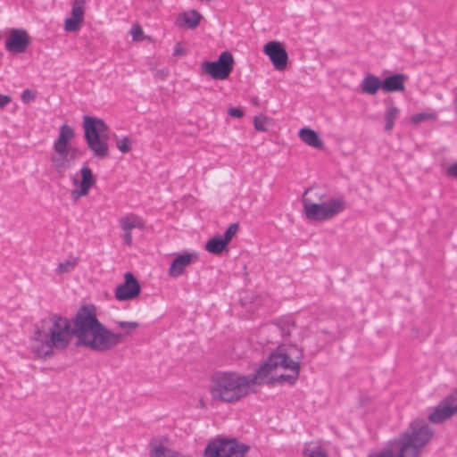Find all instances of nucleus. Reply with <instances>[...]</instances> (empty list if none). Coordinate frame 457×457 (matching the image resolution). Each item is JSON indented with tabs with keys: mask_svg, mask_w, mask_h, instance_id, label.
Instances as JSON below:
<instances>
[{
	"mask_svg": "<svg viewBox=\"0 0 457 457\" xmlns=\"http://www.w3.org/2000/svg\"><path fill=\"white\" fill-rule=\"evenodd\" d=\"M71 331L78 345L96 352H107L123 342L122 334H115L104 327L96 318L94 306L84 305L71 320Z\"/></svg>",
	"mask_w": 457,
	"mask_h": 457,
	"instance_id": "1",
	"label": "nucleus"
},
{
	"mask_svg": "<svg viewBox=\"0 0 457 457\" xmlns=\"http://www.w3.org/2000/svg\"><path fill=\"white\" fill-rule=\"evenodd\" d=\"M433 436L434 431L429 424L424 420L416 419L398 438L390 440L384 449L368 457H419Z\"/></svg>",
	"mask_w": 457,
	"mask_h": 457,
	"instance_id": "2",
	"label": "nucleus"
},
{
	"mask_svg": "<svg viewBox=\"0 0 457 457\" xmlns=\"http://www.w3.org/2000/svg\"><path fill=\"white\" fill-rule=\"evenodd\" d=\"M72 338L71 320L53 314L43 320L41 326L37 328L33 340L40 345L34 346L33 352L39 358L50 357L54 349H66Z\"/></svg>",
	"mask_w": 457,
	"mask_h": 457,
	"instance_id": "3",
	"label": "nucleus"
},
{
	"mask_svg": "<svg viewBox=\"0 0 457 457\" xmlns=\"http://www.w3.org/2000/svg\"><path fill=\"white\" fill-rule=\"evenodd\" d=\"M255 373L241 375L237 372H217L212 378L210 394L214 400L234 403L250 394L252 385H261Z\"/></svg>",
	"mask_w": 457,
	"mask_h": 457,
	"instance_id": "4",
	"label": "nucleus"
},
{
	"mask_svg": "<svg viewBox=\"0 0 457 457\" xmlns=\"http://www.w3.org/2000/svg\"><path fill=\"white\" fill-rule=\"evenodd\" d=\"M302 358V353L295 347H290L287 351L282 347H278L268 357V359L259 366L256 374L261 384L270 375V373L278 367L290 370V374H281L278 379L289 384H295L299 377L300 365L299 360Z\"/></svg>",
	"mask_w": 457,
	"mask_h": 457,
	"instance_id": "5",
	"label": "nucleus"
},
{
	"mask_svg": "<svg viewBox=\"0 0 457 457\" xmlns=\"http://www.w3.org/2000/svg\"><path fill=\"white\" fill-rule=\"evenodd\" d=\"M74 137V129L68 124H62L54 141L50 162L54 171L60 176H64L66 171L71 169L82 156V151L71 145Z\"/></svg>",
	"mask_w": 457,
	"mask_h": 457,
	"instance_id": "6",
	"label": "nucleus"
},
{
	"mask_svg": "<svg viewBox=\"0 0 457 457\" xmlns=\"http://www.w3.org/2000/svg\"><path fill=\"white\" fill-rule=\"evenodd\" d=\"M312 191L306 189L303 195V207L304 216L311 221L330 220L346 208L345 201L342 197H332L328 201H324L325 195L318 196L320 203H315L306 195Z\"/></svg>",
	"mask_w": 457,
	"mask_h": 457,
	"instance_id": "7",
	"label": "nucleus"
},
{
	"mask_svg": "<svg viewBox=\"0 0 457 457\" xmlns=\"http://www.w3.org/2000/svg\"><path fill=\"white\" fill-rule=\"evenodd\" d=\"M83 129L85 140L93 155L99 159L107 157L109 145L106 123L97 117L85 115L83 117Z\"/></svg>",
	"mask_w": 457,
	"mask_h": 457,
	"instance_id": "8",
	"label": "nucleus"
},
{
	"mask_svg": "<svg viewBox=\"0 0 457 457\" xmlns=\"http://www.w3.org/2000/svg\"><path fill=\"white\" fill-rule=\"evenodd\" d=\"M249 446L237 439L217 438L208 443L204 457H245Z\"/></svg>",
	"mask_w": 457,
	"mask_h": 457,
	"instance_id": "9",
	"label": "nucleus"
},
{
	"mask_svg": "<svg viewBox=\"0 0 457 457\" xmlns=\"http://www.w3.org/2000/svg\"><path fill=\"white\" fill-rule=\"evenodd\" d=\"M234 58L229 51L222 52L214 62H204L202 71L213 79L223 80L228 78L233 71Z\"/></svg>",
	"mask_w": 457,
	"mask_h": 457,
	"instance_id": "10",
	"label": "nucleus"
},
{
	"mask_svg": "<svg viewBox=\"0 0 457 457\" xmlns=\"http://www.w3.org/2000/svg\"><path fill=\"white\" fill-rule=\"evenodd\" d=\"M457 413V388L445 396L431 411L428 420L433 424H442Z\"/></svg>",
	"mask_w": 457,
	"mask_h": 457,
	"instance_id": "11",
	"label": "nucleus"
},
{
	"mask_svg": "<svg viewBox=\"0 0 457 457\" xmlns=\"http://www.w3.org/2000/svg\"><path fill=\"white\" fill-rule=\"evenodd\" d=\"M81 179L74 178L72 184L74 188L71 190V196L78 199L88 195L90 188L96 184V179L93 175L91 169L87 165L80 168Z\"/></svg>",
	"mask_w": 457,
	"mask_h": 457,
	"instance_id": "12",
	"label": "nucleus"
},
{
	"mask_svg": "<svg viewBox=\"0 0 457 457\" xmlns=\"http://www.w3.org/2000/svg\"><path fill=\"white\" fill-rule=\"evenodd\" d=\"M30 44L28 32L23 29H13L5 41V48L12 54L24 53Z\"/></svg>",
	"mask_w": 457,
	"mask_h": 457,
	"instance_id": "13",
	"label": "nucleus"
},
{
	"mask_svg": "<svg viewBox=\"0 0 457 457\" xmlns=\"http://www.w3.org/2000/svg\"><path fill=\"white\" fill-rule=\"evenodd\" d=\"M263 52L269 56L271 63L277 71H283L286 69L288 55L281 43L278 41L269 42L264 46Z\"/></svg>",
	"mask_w": 457,
	"mask_h": 457,
	"instance_id": "14",
	"label": "nucleus"
},
{
	"mask_svg": "<svg viewBox=\"0 0 457 457\" xmlns=\"http://www.w3.org/2000/svg\"><path fill=\"white\" fill-rule=\"evenodd\" d=\"M125 281L117 287L115 297L119 301L130 300L137 297L141 291L137 279L130 272L125 273Z\"/></svg>",
	"mask_w": 457,
	"mask_h": 457,
	"instance_id": "15",
	"label": "nucleus"
},
{
	"mask_svg": "<svg viewBox=\"0 0 457 457\" xmlns=\"http://www.w3.org/2000/svg\"><path fill=\"white\" fill-rule=\"evenodd\" d=\"M194 259H196L195 253H186L179 254L170 263L168 270L169 276L171 278L180 277L184 273L186 267L190 265Z\"/></svg>",
	"mask_w": 457,
	"mask_h": 457,
	"instance_id": "16",
	"label": "nucleus"
},
{
	"mask_svg": "<svg viewBox=\"0 0 457 457\" xmlns=\"http://www.w3.org/2000/svg\"><path fill=\"white\" fill-rule=\"evenodd\" d=\"M404 80L405 76L402 73H397L386 77L384 80L381 81L382 90H384L385 92L403 91Z\"/></svg>",
	"mask_w": 457,
	"mask_h": 457,
	"instance_id": "17",
	"label": "nucleus"
},
{
	"mask_svg": "<svg viewBox=\"0 0 457 457\" xmlns=\"http://www.w3.org/2000/svg\"><path fill=\"white\" fill-rule=\"evenodd\" d=\"M201 19L202 15L200 12L195 10H191L181 13L178 17L176 24L180 28L184 27L187 29H195L198 26Z\"/></svg>",
	"mask_w": 457,
	"mask_h": 457,
	"instance_id": "18",
	"label": "nucleus"
},
{
	"mask_svg": "<svg viewBox=\"0 0 457 457\" xmlns=\"http://www.w3.org/2000/svg\"><path fill=\"white\" fill-rule=\"evenodd\" d=\"M119 223L123 231H131L133 228L144 229L145 228L142 218L135 213H129L121 217Z\"/></svg>",
	"mask_w": 457,
	"mask_h": 457,
	"instance_id": "19",
	"label": "nucleus"
},
{
	"mask_svg": "<svg viewBox=\"0 0 457 457\" xmlns=\"http://www.w3.org/2000/svg\"><path fill=\"white\" fill-rule=\"evenodd\" d=\"M298 135L301 140L306 145L317 149H321L323 147L322 140L320 138L318 133L313 129L303 128L299 130Z\"/></svg>",
	"mask_w": 457,
	"mask_h": 457,
	"instance_id": "20",
	"label": "nucleus"
},
{
	"mask_svg": "<svg viewBox=\"0 0 457 457\" xmlns=\"http://www.w3.org/2000/svg\"><path fill=\"white\" fill-rule=\"evenodd\" d=\"M381 80L377 76L369 73L361 81V87L362 93H366L371 96L377 94L379 88L382 89Z\"/></svg>",
	"mask_w": 457,
	"mask_h": 457,
	"instance_id": "21",
	"label": "nucleus"
},
{
	"mask_svg": "<svg viewBox=\"0 0 457 457\" xmlns=\"http://www.w3.org/2000/svg\"><path fill=\"white\" fill-rule=\"evenodd\" d=\"M150 457H191L189 455H184L181 453L169 448L163 445H158L154 446L149 453Z\"/></svg>",
	"mask_w": 457,
	"mask_h": 457,
	"instance_id": "22",
	"label": "nucleus"
},
{
	"mask_svg": "<svg viewBox=\"0 0 457 457\" xmlns=\"http://www.w3.org/2000/svg\"><path fill=\"white\" fill-rule=\"evenodd\" d=\"M228 244L221 237H214L208 240L205 250L213 254H220L227 247Z\"/></svg>",
	"mask_w": 457,
	"mask_h": 457,
	"instance_id": "23",
	"label": "nucleus"
},
{
	"mask_svg": "<svg viewBox=\"0 0 457 457\" xmlns=\"http://www.w3.org/2000/svg\"><path fill=\"white\" fill-rule=\"evenodd\" d=\"M399 114V109L394 104H390L386 107L385 112V130L391 131L395 125V120H396Z\"/></svg>",
	"mask_w": 457,
	"mask_h": 457,
	"instance_id": "24",
	"label": "nucleus"
},
{
	"mask_svg": "<svg viewBox=\"0 0 457 457\" xmlns=\"http://www.w3.org/2000/svg\"><path fill=\"white\" fill-rule=\"evenodd\" d=\"M78 262V257H70L69 259L58 264V266L55 269V273L58 275L69 273L76 267Z\"/></svg>",
	"mask_w": 457,
	"mask_h": 457,
	"instance_id": "25",
	"label": "nucleus"
},
{
	"mask_svg": "<svg viewBox=\"0 0 457 457\" xmlns=\"http://www.w3.org/2000/svg\"><path fill=\"white\" fill-rule=\"evenodd\" d=\"M85 4V0H74L71 7V17L84 21Z\"/></svg>",
	"mask_w": 457,
	"mask_h": 457,
	"instance_id": "26",
	"label": "nucleus"
},
{
	"mask_svg": "<svg viewBox=\"0 0 457 457\" xmlns=\"http://www.w3.org/2000/svg\"><path fill=\"white\" fill-rule=\"evenodd\" d=\"M116 324L118 328L124 330V333H121L123 335V340L139 327V323L137 321H117Z\"/></svg>",
	"mask_w": 457,
	"mask_h": 457,
	"instance_id": "27",
	"label": "nucleus"
},
{
	"mask_svg": "<svg viewBox=\"0 0 457 457\" xmlns=\"http://www.w3.org/2000/svg\"><path fill=\"white\" fill-rule=\"evenodd\" d=\"M295 327V323L292 320H285L276 323V328L280 331L282 337H289L291 330Z\"/></svg>",
	"mask_w": 457,
	"mask_h": 457,
	"instance_id": "28",
	"label": "nucleus"
},
{
	"mask_svg": "<svg viewBox=\"0 0 457 457\" xmlns=\"http://www.w3.org/2000/svg\"><path fill=\"white\" fill-rule=\"evenodd\" d=\"M82 23L83 21L79 19L74 17L67 18L64 21V30L67 32H76L80 29Z\"/></svg>",
	"mask_w": 457,
	"mask_h": 457,
	"instance_id": "29",
	"label": "nucleus"
},
{
	"mask_svg": "<svg viewBox=\"0 0 457 457\" xmlns=\"http://www.w3.org/2000/svg\"><path fill=\"white\" fill-rule=\"evenodd\" d=\"M116 147L123 154L129 153L131 150L129 137H124L120 139H117Z\"/></svg>",
	"mask_w": 457,
	"mask_h": 457,
	"instance_id": "30",
	"label": "nucleus"
},
{
	"mask_svg": "<svg viewBox=\"0 0 457 457\" xmlns=\"http://www.w3.org/2000/svg\"><path fill=\"white\" fill-rule=\"evenodd\" d=\"M436 115L434 113L428 112H420L413 115L411 119V122L414 124H418L424 120H435Z\"/></svg>",
	"mask_w": 457,
	"mask_h": 457,
	"instance_id": "31",
	"label": "nucleus"
},
{
	"mask_svg": "<svg viewBox=\"0 0 457 457\" xmlns=\"http://www.w3.org/2000/svg\"><path fill=\"white\" fill-rule=\"evenodd\" d=\"M238 230V225L237 223L231 224L227 230L224 233L223 240L226 241L227 244H228L232 237L237 234Z\"/></svg>",
	"mask_w": 457,
	"mask_h": 457,
	"instance_id": "32",
	"label": "nucleus"
},
{
	"mask_svg": "<svg viewBox=\"0 0 457 457\" xmlns=\"http://www.w3.org/2000/svg\"><path fill=\"white\" fill-rule=\"evenodd\" d=\"M303 454L305 457H328L327 453L320 447L307 448L303 451Z\"/></svg>",
	"mask_w": 457,
	"mask_h": 457,
	"instance_id": "33",
	"label": "nucleus"
},
{
	"mask_svg": "<svg viewBox=\"0 0 457 457\" xmlns=\"http://www.w3.org/2000/svg\"><path fill=\"white\" fill-rule=\"evenodd\" d=\"M267 118L265 116H255L253 118V127L258 131H266L265 122Z\"/></svg>",
	"mask_w": 457,
	"mask_h": 457,
	"instance_id": "34",
	"label": "nucleus"
},
{
	"mask_svg": "<svg viewBox=\"0 0 457 457\" xmlns=\"http://www.w3.org/2000/svg\"><path fill=\"white\" fill-rule=\"evenodd\" d=\"M35 97V94L29 89H25L21 94V100L24 104H29L34 101Z\"/></svg>",
	"mask_w": 457,
	"mask_h": 457,
	"instance_id": "35",
	"label": "nucleus"
},
{
	"mask_svg": "<svg viewBox=\"0 0 457 457\" xmlns=\"http://www.w3.org/2000/svg\"><path fill=\"white\" fill-rule=\"evenodd\" d=\"M228 113L234 118H241L244 115V111L237 107H231L228 109Z\"/></svg>",
	"mask_w": 457,
	"mask_h": 457,
	"instance_id": "36",
	"label": "nucleus"
},
{
	"mask_svg": "<svg viewBox=\"0 0 457 457\" xmlns=\"http://www.w3.org/2000/svg\"><path fill=\"white\" fill-rule=\"evenodd\" d=\"M446 174L449 177L457 178V162L447 167Z\"/></svg>",
	"mask_w": 457,
	"mask_h": 457,
	"instance_id": "37",
	"label": "nucleus"
},
{
	"mask_svg": "<svg viewBox=\"0 0 457 457\" xmlns=\"http://www.w3.org/2000/svg\"><path fill=\"white\" fill-rule=\"evenodd\" d=\"M12 101L11 96L0 94V108L5 107Z\"/></svg>",
	"mask_w": 457,
	"mask_h": 457,
	"instance_id": "38",
	"label": "nucleus"
},
{
	"mask_svg": "<svg viewBox=\"0 0 457 457\" xmlns=\"http://www.w3.org/2000/svg\"><path fill=\"white\" fill-rule=\"evenodd\" d=\"M123 232H124V235H123L124 243L128 246H130L132 245V233H131V231H123Z\"/></svg>",
	"mask_w": 457,
	"mask_h": 457,
	"instance_id": "39",
	"label": "nucleus"
},
{
	"mask_svg": "<svg viewBox=\"0 0 457 457\" xmlns=\"http://www.w3.org/2000/svg\"><path fill=\"white\" fill-rule=\"evenodd\" d=\"M143 33L142 29L139 26H136L132 28V37L134 40H137L138 36Z\"/></svg>",
	"mask_w": 457,
	"mask_h": 457,
	"instance_id": "40",
	"label": "nucleus"
},
{
	"mask_svg": "<svg viewBox=\"0 0 457 457\" xmlns=\"http://www.w3.org/2000/svg\"><path fill=\"white\" fill-rule=\"evenodd\" d=\"M173 54L174 55H184L185 54V50L182 48V46H180L179 43L175 46Z\"/></svg>",
	"mask_w": 457,
	"mask_h": 457,
	"instance_id": "41",
	"label": "nucleus"
},
{
	"mask_svg": "<svg viewBox=\"0 0 457 457\" xmlns=\"http://www.w3.org/2000/svg\"><path fill=\"white\" fill-rule=\"evenodd\" d=\"M453 108L455 119L457 120V94L455 95L453 101Z\"/></svg>",
	"mask_w": 457,
	"mask_h": 457,
	"instance_id": "42",
	"label": "nucleus"
}]
</instances>
